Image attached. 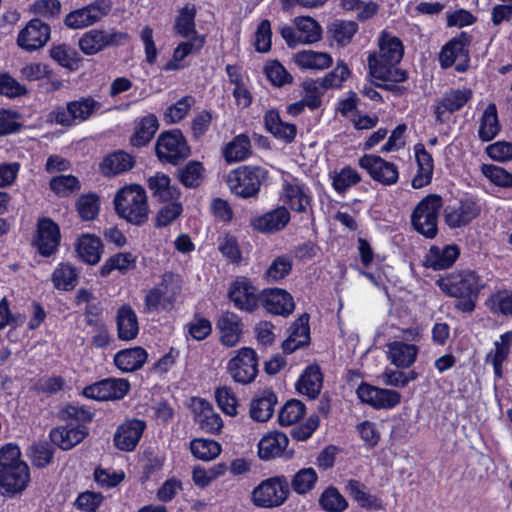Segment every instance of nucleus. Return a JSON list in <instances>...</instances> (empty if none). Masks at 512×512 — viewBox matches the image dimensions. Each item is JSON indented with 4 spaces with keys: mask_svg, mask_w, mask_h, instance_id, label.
Masks as SVG:
<instances>
[{
    "mask_svg": "<svg viewBox=\"0 0 512 512\" xmlns=\"http://www.w3.org/2000/svg\"><path fill=\"white\" fill-rule=\"evenodd\" d=\"M436 285L446 297L455 299L454 309L457 312L471 314L486 284L476 270L462 268L440 277Z\"/></svg>",
    "mask_w": 512,
    "mask_h": 512,
    "instance_id": "f257e3e1",
    "label": "nucleus"
},
{
    "mask_svg": "<svg viewBox=\"0 0 512 512\" xmlns=\"http://www.w3.org/2000/svg\"><path fill=\"white\" fill-rule=\"evenodd\" d=\"M30 482V469L22 459L17 444L9 442L0 448V491L4 496L23 492Z\"/></svg>",
    "mask_w": 512,
    "mask_h": 512,
    "instance_id": "f03ea898",
    "label": "nucleus"
},
{
    "mask_svg": "<svg viewBox=\"0 0 512 512\" xmlns=\"http://www.w3.org/2000/svg\"><path fill=\"white\" fill-rule=\"evenodd\" d=\"M116 214L134 226H142L149 218V205L145 189L139 184L120 188L115 194Z\"/></svg>",
    "mask_w": 512,
    "mask_h": 512,
    "instance_id": "7ed1b4c3",
    "label": "nucleus"
},
{
    "mask_svg": "<svg viewBox=\"0 0 512 512\" xmlns=\"http://www.w3.org/2000/svg\"><path fill=\"white\" fill-rule=\"evenodd\" d=\"M268 171L261 166L242 165L231 170L226 183L233 195L242 199L257 197Z\"/></svg>",
    "mask_w": 512,
    "mask_h": 512,
    "instance_id": "20e7f679",
    "label": "nucleus"
},
{
    "mask_svg": "<svg viewBox=\"0 0 512 512\" xmlns=\"http://www.w3.org/2000/svg\"><path fill=\"white\" fill-rule=\"evenodd\" d=\"M443 207V199L439 194L431 193L422 198L411 214L413 229L426 239H434L439 232L438 220Z\"/></svg>",
    "mask_w": 512,
    "mask_h": 512,
    "instance_id": "39448f33",
    "label": "nucleus"
},
{
    "mask_svg": "<svg viewBox=\"0 0 512 512\" xmlns=\"http://www.w3.org/2000/svg\"><path fill=\"white\" fill-rule=\"evenodd\" d=\"M155 154L161 163L177 166L191 155V147L181 129L174 128L159 134Z\"/></svg>",
    "mask_w": 512,
    "mask_h": 512,
    "instance_id": "423d86ee",
    "label": "nucleus"
},
{
    "mask_svg": "<svg viewBox=\"0 0 512 512\" xmlns=\"http://www.w3.org/2000/svg\"><path fill=\"white\" fill-rule=\"evenodd\" d=\"M130 38L127 32L114 28H93L82 34L78 40V46L84 55L93 56L108 48L124 46Z\"/></svg>",
    "mask_w": 512,
    "mask_h": 512,
    "instance_id": "0eeeda50",
    "label": "nucleus"
},
{
    "mask_svg": "<svg viewBox=\"0 0 512 512\" xmlns=\"http://www.w3.org/2000/svg\"><path fill=\"white\" fill-rule=\"evenodd\" d=\"M290 495V485L285 475H276L262 480L252 491L253 504L259 508H277Z\"/></svg>",
    "mask_w": 512,
    "mask_h": 512,
    "instance_id": "6e6552de",
    "label": "nucleus"
},
{
    "mask_svg": "<svg viewBox=\"0 0 512 512\" xmlns=\"http://www.w3.org/2000/svg\"><path fill=\"white\" fill-rule=\"evenodd\" d=\"M404 56L402 40L387 30H382L378 37V52L367 57L369 72L378 68L396 67Z\"/></svg>",
    "mask_w": 512,
    "mask_h": 512,
    "instance_id": "1a4fd4ad",
    "label": "nucleus"
},
{
    "mask_svg": "<svg viewBox=\"0 0 512 512\" xmlns=\"http://www.w3.org/2000/svg\"><path fill=\"white\" fill-rule=\"evenodd\" d=\"M261 290L251 278L236 276L229 284L227 298L233 307L241 312L253 314L260 308Z\"/></svg>",
    "mask_w": 512,
    "mask_h": 512,
    "instance_id": "9d476101",
    "label": "nucleus"
},
{
    "mask_svg": "<svg viewBox=\"0 0 512 512\" xmlns=\"http://www.w3.org/2000/svg\"><path fill=\"white\" fill-rule=\"evenodd\" d=\"M472 35L461 31L445 43L439 53V64L442 69H448L455 64L456 59L460 61L455 65L458 73H465L470 67V45Z\"/></svg>",
    "mask_w": 512,
    "mask_h": 512,
    "instance_id": "9b49d317",
    "label": "nucleus"
},
{
    "mask_svg": "<svg viewBox=\"0 0 512 512\" xmlns=\"http://www.w3.org/2000/svg\"><path fill=\"white\" fill-rule=\"evenodd\" d=\"M61 229L57 222L50 217H39L31 246L43 258L55 256L61 246Z\"/></svg>",
    "mask_w": 512,
    "mask_h": 512,
    "instance_id": "f8f14e48",
    "label": "nucleus"
},
{
    "mask_svg": "<svg viewBox=\"0 0 512 512\" xmlns=\"http://www.w3.org/2000/svg\"><path fill=\"white\" fill-rule=\"evenodd\" d=\"M130 389L128 379L108 377L85 386L80 395L97 402L119 401L128 395Z\"/></svg>",
    "mask_w": 512,
    "mask_h": 512,
    "instance_id": "ddd939ff",
    "label": "nucleus"
},
{
    "mask_svg": "<svg viewBox=\"0 0 512 512\" xmlns=\"http://www.w3.org/2000/svg\"><path fill=\"white\" fill-rule=\"evenodd\" d=\"M112 8L113 0H94L83 7L70 11L64 17V26L72 30L93 26L108 16Z\"/></svg>",
    "mask_w": 512,
    "mask_h": 512,
    "instance_id": "4468645a",
    "label": "nucleus"
},
{
    "mask_svg": "<svg viewBox=\"0 0 512 512\" xmlns=\"http://www.w3.org/2000/svg\"><path fill=\"white\" fill-rule=\"evenodd\" d=\"M174 274L168 272L163 274L160 285L150 288L144 297V311L154 313L160 311L169 312L174 308L177 296L180 293L179 285L168 290L169 283L173 280Z\"/></svg>",
    "mask_w": 512,
    "mask_h": 512,
    "instance_id": "2eb2a0df",
    "label": "nucleus"
},
{
    "mask_svg": "<svg viewBox=\"0 0 512 512\" xmlns=\"http://www.w3.org/2000/svg\"><path fill=\"white\" fill-rule=\"evenodd\" d=\"M100 103L92 97H81L78 100L69 101L66 108L56 107L51 116L53 120L62 126H70L74 123L89 119L93 112L99 108Z\"/></svg>",
    "mask_w": 512,
    "mask_h": 512,
    "instance_id": "dca6fc26",
    "label": "nucleus"
},
{
    "mask_svg": "<svg viewBox=\"0 0 512 512\" xmlns=\"http://www.w3.org/2000/svg\"><path fill=\"white\" fill-rule=\"evenodd\" d=\"M260 296V308L271 316L288 318L296 308L293 295L284 288L265 287Z\"/></svg>",
    "mask_w": 512,
    "mask_h": 512,
    "instance_id": "f3484780",
    "label": "nucleus"
},
{
    "mask_svg": "<svg viewBox=\"0 0 512 512\" xmlns=\"http://www.w3.org/2000/svg\"><path fill=\"white\" fill-rule=\"evenodd\" d=\"M232 379L239 384H249L258 375V356L254 349L243 347L232 357L227 365Z\"/></svg>",
    "mask_w": 512,
    "mask_h": 512,
    "instance_id": "a211bd4d",
    "label": "nucleus"
},
{
    "mask_svg": "<svg viewBox=\"0 0 512 512\" xmlns=\"http://www.w3.org/2000/svg\"><path fill=\"white\" fill-rule=\"evenodd\" d=\"M359 400L376 410L393 409L401 402L400 392L393 389L379 388L367 382H361L356 389Z\"/></svg>",
    "mask_w": 512,
    "mask_h": 512,
    "instance_id": "6ab92c4d",
    "label": "nucleus"
},
{
    "mask_svg": "<svg viewBox=\"0 0 512 512\" xmlns=\"http://www.w3.org/2000/svg\"><path fill=\"white\" fill-rule=\"evenodd\" d=\"M360 168L366 170L369 176L376 182L391 186L399 179L398 167L376 154H364L358 159Z\"/></svg>",
    "mask_w": 512,
    "mask_h": 512,
    "instance_id": "aec40b11",
    "label": "nucleus"
},
{
    "mask_svg": "<svg viewBox=\"0 0 512 512\" xmlns=\"http://www.w3.org/2000/svg\"><path fill=\"white\" fill-rule=\"evenodd\" d=\"M481 213V207L471 196H465L444 209V220L451 229L469 225Z\"/></svg>",
    "mask_w": 512,
    "mask_h": 512,
    "instance_id": "412c9836",
    "label": "nucleus"
},
{
    "mask_svg": "<svg viewBox=\"0 0 512 512\" xmlns=\"http://www.w3.org/2000/svg\"><path fill=\"white\" fill-rule=\"evenodd\" d=\"M51 27L40 18H32L26 26L20 30L17 36V45L27 51L33 52L44 47L49 41Z\"/></svg>",
    "mask_w": 512,
    "mask_h": 512,
    "instance_id": "4be33fe9",
    "label": "nucleus"
},
{
    "mask_svg": "<svg viewBox=\"0 0 512 512\" xmlns=\"http://www.w3.org/2000/svg\"><path fill=\"white\" fill-rule=\"evenodd\" d=\"M147 428L146 421L139 418H129L122 422L116 429L113 437L114 446L120 451L132 452L139 444L144 431Z\"/></svg>",
    "mask_w": 512,
    "mask_h": 512,
    "instance_id": "5701e85b",
    "label": "nucleus"
},
{
    "mask_svg": "<svg viewBox=\"0 0 512 512\" xmlns=\"http://www.w3.org/2000/svg\"><path fill=\"white\" fill-rule=\"evenodd\" d=\"M289 439L280 431H272L265 434L257 446L258 457L263 461H269L278 457L292 459L294 450H287Z\"/></svg>",
    "mask_w": 512,
    "mask_h": 512,
    "instance_id": "b1692460",
    "label": "nucleus"
},
{
    "mask_svg": "<svg viewBox=\"0 0 512 512\" xmlns=\"http://www.w3.org/2000/svg\"><path fill=\"white\" fill-rule=\"evenodd\" d=\"M457 244L431 245L423 258V266L434 271L450 269L460 256Z\"/></svg>",
    "mask_w": 512,
    "mask_h": 512,
    "instance_id": "393cba45",
    "label": "nucleus"
},
{
    "mask_svg": "<svg viewBox=\"0 0 512 512\" xmlns=\"http://www.w3.org/2000/svg\"><path fill=\"white\" fill-rule=\"evenodd\" d=\"M291 215L288 208L278 206L262 215L255 216L250 220V226L264 234H273L283 230L290 222Z\"/></svg>",
    "mask_w": 512,
    "mask_h": 512,
    "instance_id": "a878e982",
    "label": "nucleus"
},
{
    "mask_svg": "<svg viewBox=\"0 0 512 512\" xmlns=\"http://www.w3.org/2000/svg\"><path fill=\"white\" fill-rule=\"evenodd\" d=\"M216 328L221 344L228 348L235 347L243 335L242 319L234 312L222 313L216 321Z\"/></svg>",
    "mask_w": 512,
    "mask_h": 512,
    "instance_id": "bb28decb",
    "label": "nucleus"
},
{
    "mask_svg": "<svg viewBox=\"0 0 512 512\" xmlns=\"http://www.w3.org/2000/svg\"><path fill=\"white\" fill-rule=\"evenodd\" d=\"M473 93L470 88L450 89L446 91L442 98L434 106L436 120L443 122L445 113L453 114L462 109L471 99Z\"/></svg>",
    "mask_w": 512,
    "mask_h": 512,
    "instance_id": "cd10ccee",
    "label": "nucleus"
},
{
    "mask_svg": "<svg viewBox=\"0 0 512 512\" xmlns=\"http://www.w3.org/2000/svg\"><path fill=\"white\" fill-rule=\"evenodd\" d=\"M310 315L301 314L290 326V334L283 341L282 349L285 353L291 354L297 349L310 344Z\"/></svg>",
    "mask_w": 512,
    "mask_h": 512,
    "instance_id": "c85d7f7f",
    "label": "nucleus"
},
{
    "mask_svg": "<svg viewBox=\"0 0 512 512\" xmlns=\"http://www.w3.org/2000/svg\"><path fill=\"white\" fill-rule=\"evenodd\" d=\"M417 172L412 179V187L414 189H421L432 182L434 172V159L430 152L425 148V145L418 142L413 147Z\"/></svg>",
    "mask_w": 512,
    "mask_h": 512,
    "instance_id": "c756f323",
    "label": "nucleus"
},
{
    "mask_svg": "<svg viewBox=\"0 0 512 512\" xmlns=\"http://www.w3.org/2000/svg\"><path fill=\"white\" fill-rule=\"evenodd\" d=\"M277 403L278 397L273 389L259 391L250 402V417L256 422H267L272 418Z\"/></svg>",
    "mask_w": 512,
    "mask_h": 512,
    "instance_id": "7c9ffc66",
    "label": "nucleus"
},
{
    "mask_svg": "<svg viewBox=\"0 0 512 512\" xmlns=\"http://www.w3.org/2000/svg\"><path fill=\"white\" fill-rule=\"evenodd\" d=\"M148 360V352L142 346L124 348L115 353L113 364L122 373L140 370Z\"/></svg>",
    "mask_w": 512,
    "mask_h": 512,
    "instance_id": "2f4dec72",
    "label": "nucleus"
},
{
    "mask_svg": "<svg viewBox=\"0 0 512 512\" xmlns=\"http://www.w3.org/2000/svg\"><path fill=\"white\" fill-rule=\"evenodd\" d=\"M135 159L124 150H115L106 154L99 163V171L105 177H114L130 171Z\"/></svg>",
    "mask_w": 512,
    "mask_h": 512,
    "instance_id": "473e14b6",
    "label": "nucleus"
},
{
    "mask_svg": "<svg viewBox=\"0 0 512 512\" xmlns=\"http://www.w3.org/2000/svg\"><path fill=\"white\" fill-rule=\"evenodd\" d=\"M264 127L276 139L286 144L292 143L297 136V126L281 119L276 109H269L264 114Z\"/></svg>",
    "mask_w": 512,
    "mask_h": 512,
    "instance_id": "72a5a7b5",
    "label": "nucleus"
},
{
    "mask_svg": "<svg viewBox=\"0 0 512 512\" xmlns=\"http://www.w3.org/2000/svg\"><path fill=\"white\" fill-rule=\"evenodd\" d=\"M95 416L91 408L75 402L65 403L58 411V419L72 427L79 426L83 431L89 432L87 424L92 422Z\"/></svg>",
    "mask_w": 512,
    "mask_h": 512,
    "instance_id": "f704fd0d",
    "label": "nucleus"
},
{
    "mask_svg": "<svg viewBox=\"0 0 512 512\" xmlns=\"http://www.w3.org/2000/svg\"><path fill=\"white\" fill-rule=\"evenodd\" d=\"M88 435L89 432L83 431L79 426L72 427L66 424L57 425L49 432L51 443L64 451L74 448Z\"/></svg>",
    "mask_w": 512,
    "mask_h": 512,
    "instance_id": "c9c22d12",
    "label": "nucleus"
},
{
    "mask_svg": "<svg viewBox=\"0 0 512 512\" xmlns=\"http://www.w3.org/2000/svg\"><path fill=\"white\" fill-rule=\"evenodd\" d=\"M283 201L292 211L305 213L311 208L313 198L304 185L286 181L283 184Z\"/></svg>",
    "mask_w": 512,
    "mask_h": 512,
    "instance_id": "e433bc0d",
    "label": "nucleus"
},
{
    "mask_svg": "<svg viewBox=\"0 0 512 512\" xmlns=\"http://www.w3.org/2000/svg\"><path fill=\"white\" fill-rule=\"evenodd\" d=\"M366 490V485L357 479H349L345 484V492L359 507L366 510H383V500L379 496L371 494Z\"/></svg>",
    "mask_w": 512,
    "mask_h": 512,
    "instance_id": "4c0bfd02",
    "label": "nucleus"
},
{
    "mask_svg": "<svg viewBox=\"0 0 512 512\" xmlns=\"http://www.w3.org/2000/svg\"><path fill=\"white\" fill-rule=\"evenodd\" d=\"M147 187L158 202L179 200L181 191L171 184L170 177L163 172H156L147 179Z\"/></svg>",
    "mask_w": 512,
    "mask_h": 512,
    "instance_id": "58836bf2",
    "label": "nucleus"
},
{
    "mask_svg": "<svg viewBox=\"0 0 512 512\" xmlns=\"http://www.w3.org/2000/svg\"><path fill=\"white\" fill-rule=\"evenodd\" d=\"M159 129V121L155 114L149 113L134 121V132L130 137V145L136 148L147 146Z\"/></svg>",
    "mask_w": 512,
    "mask_h": 512,
    "instance_id": "ea45409f",
    "label": "nucleus"
},
{
    "mask_svg": "<svg viewBox=\"0 0 512 512\" xmlns=\"http://www.w3.org/2000/svg\"><path fill=\"white\" fill-rule=\"evenodd\" d=\"M359 30V25L353 20L335 19L327 26V38L331 44L344 48L348 46Z\"/></svg>",
    "mask_w": 512,
    "mask_h": 512,
    "instance_id": "a19ab883",
    "label": "nucleus"
},
{
    "mask_svg": "<svg viewBox=\"0 0 512 512\" xmlns=\"http://www.w3.org/2000/svg\"><path fill=\"white\" fill-rule=\"evenodd\" d=\"M117 336L121 341L134 340L139 334L138 318L129 304H123L116 315Z\"/></svg>",
    "mask_w": 512,
    "mask_h": 512,
    "instance_id": "79ce46f5",
    "label": "nucleus"
},
{
    "mask_svg": "<svg viewBox=\"0 0 512 512\" xmlns=\"http://www.w3.org/2000/svg\"><path fill=\"white\" fill-rule=\"evenodd\" d=\"M75 251L83 263L96 265L101 258L103 243L96 235L81 234L77 238Z\"/></svg>",
    "mask_w": 512,
    "mask_h": 512,
    "instance_id": "37998d69",
    "label": "nucleus"
},
{
    "mask_svg": "<svg viewBox=\"0 0 512 512\" xmlns=\"http://www.w3.org/2000/svg\"><path fill=\"white\" fill-rule=\"evenodd\" d=\"M323 386V374L317 364L308 365L296 383L299 393L306 395L309 399H316Z\"/></svg>",
    "mask_w": 512,
    "mask_h": 512,
    "instance_id": "c03bdc74",
    "label": "nucleus"
},
{
    "mask_svg": "<svg viewBox=\"0 0 512 512\" xmlns=\"http://www.w3.org/2000/svg\"><path fill=\"white\" fill-rule=\"evenodd\" d=\"M293 256L281 254L276 256L262 274L267 284H282L293 271Z\"/></svg>",
    "mask_w": 512,
    "mask_h": 512,
    "instance_id": "a18cd8bd",
    "label": "nucleus"
},
{
    "mask_svg": "<svg viewBox=\"0 0 512 512\" xmlns=\"http://www.w3.org/2000/svg\"><path fill=\"white\" fill-rule=\"evenodd\" d=\"M388 358L391 363L398 368H409L417 358L419 348L415 344H409L403 341H393L387 345Z\"/></svg>",
    "mask_w": 512,
    "mask_h": 512,
    "instance_id": "49530a36",
    "label": "nucleus"
},
{
    "mask_svg": "<svg viewBox=\"0 0 512 512\" xmlns=\"http://www.w3.org/2000/svg\"><path fill=\"white\" fill-rule=\"evenodd\" d=\"M501 129L497 106L495 103H489L480 117L478 137L482 142H490L501 132Z\"/></svg>",
    "mask_w": 512,
    "mask_h": 512,
    "instance_id": "de8ad7c7",
    "label": "nucleus"
},
{
    "mask_svg": "<svg viewBox=\"0 0 512 512\" xmlns=\"http://www.w3.org/2000/svg\"><path fill=\"white\" fill-rule=\"evenodd\" d=\"M329 179L334 191L341 196H344L351 187L362 181L360 173L350 165L329 172Z\"/></svg>",
    "mask_w": 512,
    "mask_h": 512,
    "instance_id": "09e8293b",
    "label": "nucleus"
},
{
    "mask_svg": "<svg viewBox=\"0 0 512 512\" xmlns=\"http://www.w3.org/2000/svg\"><path fill=\"white\" fill-rule=\"evenodd\" d=\"M251 154V141L248 135L244 133L235 136L223 148V157L227 163L244 161L248 159Z\"/></svg>",
    "mask_w": 512,
    "mask_h": 512,
    "instance_id": "8fccbe9b",
    "label": "nucleus"
},
{
    "mask_svg": "<svg viewBox=\"0 0 512 512\" xmlns=\"http://www.w3.org/2000/svg\"><path fill=\"white\" fill-rule=\"evenodd\" d=\"M195 42V39L180 42L174 49L172 58L163 65L162 69L170 72L185 68L187 64H184L183 61L190 54L198 52L203 47L204 39H200L197 44Z\"/></svg>",
    "mask_w": 512,
    "mask_h": 512,
    "instance_id": "3c124183",
    "label": "nucleus"
},
{
    "mask_svg": "<svg viewBox=\"0 0 512 512\" xmlns=\"http://www.w3.org/2000/svg\"><path fill=\"white\" fill-rule=\"evenodd\" d=\"M79 273L69 262H60L51 275L54 288L60 291H72L78 283Z\"/></svg>",
    "mask_w": 512,
    "mask_h": 512,
    "instance_id": "603ef678",
    "label": "nucleus"
},
{
    "mask_svg": "<svg viewBox=\"0 0 512 512\" xmlns=\"http://www.w3.org/2000/svg\"><path fill=\"white\" fill-rule=\"evenodd\" d=\"M137 257L131 252H119L108 259L100 266L99 275L107 277L112 271L118 270L121 274H125L128 270L136 267Z\"/></svg>",
    "mask_w": 512,
    "mask_h": 512,
    "instance_id": "864d4df0",
    "label": "nucleus"
},
{
    "mask_svg": "<svg viewBox=\"0 0 512 512\" xmlns=\"http://www.w3.org/2000/svg\"><path fill=\"white\" fill-rule=\"evenodd\" d=\"M204 177V165L202 162L197 160H190L183 167L177 170L178 181L185 188H198L202 184Z\"/></svg>",
    "mask_w": 512,
    "mask_h": 512,
    "instance_id": "5fc2aeb1",
    "label": "nucleus"
},
{
    "mask_svg": "<svg viewBox=\"0 0 512 512\" xmlns=\"http://www.w3.org/2000/svg\"><path fill=\"white\" fill-rule=\"evenodd\" d=\"M49 55L58 65L70 71L77 70L82 60L79 53L65 43L53 44Z\"/></svg>",
    "mask_w": 512,
    "mask_h": 512,
    "instance_id": "6e6d98bb",
    "label": "nucleus"
},
{
    "mask_svg": "<svg viewBox=\"0 0 512 512\" xmlns=\"http://www.w3.org/2000/svg\"><path fill=\"white\" fill-rule=\"evenodd\" d=\"M294 60L301 68L316 70L329 68L333 63V59L330 54L312 50H304L296 53Z\"/></svg>",
    "mask_w": 512,
    "mask_h": 512,
    "instance_id": "4d7b16f0",
    "label": "nucleus"
},
{
    "mask_svg": "<svg viewBox=\"0 0 512 512\" xmlns=\"http://www.w3.org/2000/svg\"><path fill=\"white\" fill-rule=\"evenodd\" d=\"M294 22L298 30L300 43L312 44L318 42L322 38V27L312 17H296Z\"/></svg>",
    "mask_w": 512,
    "mask_h": 512,
    "instance_id": "13d9d810",
    "label": "nucleus"
},
{
    "mask_svg": "<svg viewBox=\"0 0 512 512\" xmlns=\"http://www.w3.org/2000/svg\"><path fill=\"white\" fill-rule=\"evenodd\" d=\"M185 337L195 341L207 339L213 332L212 322L200 312H195L193 318L184 326Z\"/></svg>",
    "mask_w": 512,
    "mask_h": 512,
    "instance_id": "bf43d9fd",
    "label": "nucleus"
},
{
    "mask_svg": "<svg viewBox=\"0 0 512 512\" xmlns=\"http://www.w3.org/2000/svg\"><path fill=\"white\" fill-rule=\"evenodd\" d=\"M486 306L494 315L512 317V290L500 289L486 300Z\"/></svg>",
    "mask_w": 512,
    "mask_h": 512,
    "instance_id": "052dcab7",
    "label": "nucleus"
},
{
    "mask_svg": "<svg viewBox=\"0 0 512 512\" xmlns=\"http://www.w3.org/2000/svg\"><path fill=\"white\" fill-rule=\"evenodd\" d=\"M196 8L193 4H186L180 9L174 23L175 32L181 37L187 38L191 35H196Z\"/></svg>",
    "mask_w": 512,
    "mask_h": 512,
    "instance_id": "680f3d73",
    "label": "nucleus"
},
{
    "mask_svg": "<svg viewBox=\"0 0 512 512\" xmlns=\"http://www.w3.org/2000/svg\"><path fill=\"white\" fill-rule=\"evenodd\" d=\"M196 100L192 95H185L175 103L169 105L164 114L163 120L166 124H176L181 122L189 114Z\"/></svg>",
    "mask_w": 512,
    "mask_h": 512,
    "instance_id": "e2e57ef3",
    "label": "nucleus"
},
{
    "mask_svg": "<svg viewBox=\"0 0 512 512\" xmlns=\"http://www.w3.org/2000/svg\"><path fill=\"white\" fill-rule=\"evenodd\" d=\"M190 451L199 460L211 461L221 453L222 448L213 439L195 438L190 442Z\"/></svg>",
    "mask_w": 512,
    "mask_h": 512,
    "instance_id": "0e129e2a",
    "label": "nucleus"
},
{
    "mask_svg": "<svg viewBox=\"0 0 512 512\" xmlns=\"http://www.w3.org/2000/svg\"><path fill=\"white\" fill-rule=\"evenodd\" d=\"M100 205V197L94 192H89L77 199L76 210L83 221H92L98 217Z\"/></svg>",
    "mask_w": 512,
    "mask_h": 512,
    "instance_id": "69168bd1",
    "label": "nucleus"
},
{
    "mask_svg": "<svg viewBox=\"0 0 512 512\" xmlns=\"http://www.w3.org/2000/svg\"><path fill=\"white\" fill-rule=\"evenodd\" d=\"M306 406L297 399L288 400L280 409L278 422L281 426H291L299 422L305 415Z\"/></svg>",
    "mask_w": 512,
    "mask_h": 512,
    "instance_id": "338daca9",
    "label": "nucleus"
},
{
    "mask_svg": "<svg viewBox=\"0 0 512 512\" xmlns=\"http://www.w3.org/2000/svg\"><path fill=\"white\" fill-rule=\"evenodd\" d=\"M317 481L318 475L314 468H301L293 476L290 488L298 495H305L315 487Z\"/></svg>",
    "mask_w": 512,
    "mask_h": 512,
    "instance_id": "774afa93",
    "label": "nucleus"
}]
</instances>
